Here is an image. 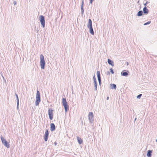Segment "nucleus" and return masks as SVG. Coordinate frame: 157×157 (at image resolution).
I'll list each match as a JSON object with an SVG mask.
<instances>
[{
	"label": "nucleus",
	"instance_id": "nucleus-1",
	"mask_svg": "<svg viewBox=\"0 0 157 157\" xmlns=\"http://www.w3.org/2000/svg\"><path fill=\"white\" fill-rule=\"evenodd\" d=\"M40 101V94L38 90L37 91L36 95V100L35 105L36 106L38 105Z\"/></svg>",
	"mask_w": 157,
	"mask_h": 157
},
{
	"label": "nucleus",
	"instance_id": "nucleus-2",
	"mask_svg": "<svg viewBox=\"0 0 157 157\" xmlns=\"http://www.w3.org/2000/svg\"><path fill=\"white\" fill-rule=\"evenodd\" d=\"M45 63L44 56L41 54L40 55V65L41 68L43 69L44 68Z\"/></svg>",
	"mask_w": 157,
	"mask_h": 157
},
{
	"label": "nucleus",
	"instance_id": "nucleus-3",
	"mask_svg": "<svg viewBox=\"0 0 157 157\" xmlns=\"http://www.w3.org/2000/svg\"><path fill=\"white\" fill-rule=\"evenodd\" d=\"M87 27L89 29L90 33L93 35H94V32L92 28V22L90 19H89Z\"/></svg>",
	"mask_w": 157,
	"mask_h": 157
},
{
	"label": "nucleus",
	"instance_id": "nucleus-4",
	"mask_svg": "<svg viewBox=\"0 0 157 157\" xmlns=\"http://www.w3.org/2000/svg\"><path fill=\"white\" fill-rule=\"evenodd\" d=\"M62 102L65 108V112H66L69 109V106L68 105L65 98H63L62 99Z\"/></svg>",
	"mask_w": 157,
	"mask_h": 157
},
{
	"label": "nucleus",
	"instance_id": "nucleus-5",
	"mask_svg": "<svg viewBox=\"0 0 157 157\" xmlns=\"http://www.w3.org/2000/svg\"><path fill=\"white\" fill-rule=\"evenodd\" d=\"M89 119L90 122L92 123L94 121V114L93 113L90 112L88 114Z\"/></svg>",
	"mask_w": 157,
	"mask_h": 157
},
{
	"label": "nucleus",
	"instance_id": "nucleus-6",
	"mask_svg": "<svg viewBox=\"0 0 157 157\" xmlns=\"http://www.w3.org/2000/svg\"><path fill=\"white\" fill-rule=\"evenodd\" d=\"M40 23L42 25L43 27L44 28L45 27V21L44 20V17L43 15L40 16Z\"/></svg>",
	"mask_w": 157,
	"mask_h": 157
},
{
	"label": "nucleus",
	"instance_id": "nucleus-7",
	"mask_svg": "<svg viewBox=\"0 0 157 157\" xmlns=\"http://www.w3.org/2000/svg\"><path fill=\"white\" fill-rule=\"evenodd\" d=\"M48 113L50 119L52 120L53 118V110L49 109L48 111Z\"/></svg>",
	"mask_w": 157,
	"mask_h": 157
},
{
	"label": "nucleus",
	"instance_id": "nucleus-8",
	"mask_svg": "<svg viewBox=\"0 0 157 157\" xmlns=\"http://www.w3.org/2000/svg\"><path fill=\"white\" fill-rule=\"evenodd\" d=\"M48 134L49 133L48 130V129H47L45 132V134L44 136V139L45 141H47L48 140Z\"/></svg>",
	"mask_w": 157,
	"mask_h": 157
},
{
	"label": "nucleus",
	"instance_id": "nucleus-9",
	"mask_svg": "<svg viewBox=\"0 0 157 157\" xmlns=\"http://www.w3.org/2000/svg\"><path fill=\"white\" fill-rule=\"evenodd\" d=\"M97 75L98 78V79L99 82V83L100 84L101 83V78L100 77V72L99 71H97Z\"/></svg>",
	"mask_w": 157,
	"mask_h": 157
},
{
	"label": "nucleus",
	"instance_id": "nucleus-10",
	"mask_svg": "<svg viewBox=\"0 0 157 157\" xmlns=\"http://www.w3.org/2000/svg\"><path fill=\"white\" fill-rule=\"evenodd\" d=\"M51 131H53L56 129L55 125L53 123H51Z\"/></svg>",
	"mask_w": 157,
	"mask_h": 157
},
{
	"label": "nucleus",
	"instance_id": "nucleus-11",
	"mask_svg": "<svg viewBox=\"0 0 157 157\" xmlns=\"http://www.w3.org/2000/svg\"><path fill=\"white\" fill-rule=\"evenodd\" d=\"M108 62L109 64L111 65L112 66H114L113 62L112 60L108 59Z\"/></svg>",
	"mask_w": 157,
	"mask_h": 157
},
{
	"label": "nucleus",
	"instance_id": "nucleus-12",
	"mask_svg": "<svg viewBox=\"0 0 157 157\" xmlns=\"http://www.w3.org/2000/svg\"><path fill=\"white\" fill-rule=\"evenodd\" d=\"M77 140L79 144H81L82 143L83 140L80 138L78 137Z\"/></svg>",
	"mask_w": 157,
	"mask_h": 157
},
{
	"label": "nucleus",
	"instance_id": "nucleus-13",
	"mask_svg": "<svg viewBox=\"0 0 157 157\" xmlns=\"http://www.w3.org/2000/svg\"><path fill=\"white\" fill-rule=\"evenodd\" d=\"M152 153V151L151 150H148L147 153V157H151V153Z\"/></svg>",
	"mask_w": 157,
	"mask_h": 157
},
{
	"label": "nucleus",
	"instance_id": "nucleus-14",
	"mask_svg": "<svg viewBox=\"0 0 157 157\" xmlns=\"http://www.w3.org/2000/svg\"><path fill=\"white\" fill-rule=\"evenodd\" d=\"M143 12L144 13H148V10L147 9L146 6L143 9Z\"/></svg>",
	"mask_w": 157,
	"mask_h": 157
},
{
	"label": "nucleus",
	"instance_id": "nucleus-15",
	"mask_svg": "<svg viewBox=\"0 0 157 157\" xmlns=\"http://www.w3.org/2000/svg\"><path fill=\"white\" fill-rule=\"evenodd\" d=\"M4 145L7 147V148L10 147V144L7 141L5 143L3 144Z\"/></svg>",
	"mask_w": 157,
	"mask_h": 157
},
{
	"label": "nucleus",
	"instance_id": "nucleus-16",
	"mask_svg": "<svg viewBox=\"0 0 157 157\" xmlns=\"http://www.w3.org/2000/svg\"><path fill=\"white\" fill-rule=\"evenodd\" d=\"M111 88L112 89H116V86L115 84H113L111 85Z\"/></svg>",
	"mask_w": 157,
	"mask_h": 157
},
{
	"label": "nucleus",
	"instance_id": "nucleus-17",
	"mask_svg": "<svg viewBox=\"0 0 157 157\" xmlns=\"http://www.w3.org/2000/svg\"><path fill=\"white\" fill-rule=\"evenodd\" d=\"M121 75L124 76H127L128 75V73L127 72H122L121 73Z\"/></svg>",
	"mask_w": 157,
	"mask_h": 157
},
{
	"label": "nucleus",
	"instance_id": "nucleus-18",
	"mask_svg": "<svg viewBox=\"0 0 157 157\" xmlns=\"http://www.w3.org/2000/svg\"><path fill=\"white\" fill-rule=\"evenodd\" d=\"M1 139L2 142L3 144L5 143L6 142H7V141L4 139V138L3 137H1Z\"/></svg>",
	"mask_w": 157,
	"mask_h": 157
},
{
	"label": "nucleus",
	"instance_id": "nucleus-19",
	"mask_svg": "<svg viewBox=\"0 0 157 157\" xmlns=\"http://www.w3.org/2000/svg\"><path fill=\"white\" fill-rule=\"evenodd\" d=\"M142 14H143V12L142 11H139L138 13V14H137V15L138 16H141L142 15Z\"/></svg>",
	"mask_w": 157,
	"mask_h": 157
},
{
	"label": "nucleus",
	"instance_id": "nucleus-20",
	"mask_svg": "<svg viewBox=\"0 0 157 157\" xmlns=\"http://www.w3.org/2000/svg\"><path fill=\"white\" fill-rule=\"evenodd\" d=\"M94 83L96 89L97 88V82L96 81V78H95V79H94Z\"/></svg>",
	"mask_w": 157,
	"mask_h": 157
},
{
	"label": "nucleus",
	"instance_id": "nucleus-21",
	"mask_svg": "<svg viewBox=\"0 0 157 157\" xmlns=\"http://www.w3.org/2000/svg\"><path fill=\"white\" fill-rule=\"evenodd\" d=\"M84 5V0H82V3L81 5V9L82 10H83V7Z\"/></svg>",
	"mask_w": 157,
	"mask_h": 157
},
{
	"label": "nucleus",
	"instance_id": "nucleus-22",
	"mask_svg": "<svg viewBox=\"0 0 157 157\" xmlns=\"http://www.w3.org/2000/svg\"><path fill=\"white\" fill-rule=\"evenodd\" d=\"M150 23H151V21H148L147 22L144 23V25H146L148 24H150Z\"/></svg>",
	"mask_w": 157,
	"mask_h": 157
},
{
	"label": "nucleus",
	"instance_id": "nucleus-23",
	"mask_svg": "<svg viewBox=\"0 0 157 157\" xmlns=\"http://www.w3.org/2000/svg\"><path fill=\"white\" fill-rule=\"evenodd\" d=\"M110 72L111 73H112V74L114 73V72H113V70L112 68L110 69Z\"/></svg>",
	"mask_w": 157,
	"mask_h": 157
},
{
	"label": "nucleus",
	"instance_id": "nucleus-24",
	"mask_svg": "<svg viewBox=\"0 0 157 157\" xmlns=\"http://www.w3.org/2000/svg\"><path fill=\"white\" fill-rule=\"evenodd\" d=\"M15 95H16V97L17 98V101H18L17 104H18V97L17 95V94H16Z\"/></svg>",
	"mask_w": 157,
	"mask_h": 157
},
{
	"label": "nucleus",
	"instance_id": "nucleus-25",
	"mask_svg": "<svg viewBox=\"0 0 157 157\" xmlns=\"http://www.w3.org/2000/svg\"><path fill=\"white\" fill-rule=\"evenodd\" d=\"M141 95H142L141 94H140L137 96V98H140L141 97Z\"/></svg>",
	"mask_w": 157,
	"mask_h": 157
},
{
	"label": "nucleus",
	"instance_id": "nucleus-26",
	"mask_svg": "<svg viewBox=\"0 0 157 157\" xmlns=\"http://www.w3.org/2000/svg\"><path fill=\"white\" fill-rule=\"evenodd\" d=\"M94 0H90V3L92 4Z\"/></svg>",
	"mask_w": 157,
	"mask_h": 157
},
{
	"label": "nucleus",
	"instance_id": "nucleus-27",
	"mask_svg": "<svg viewBox=\"0 0 157 157\" xmlns=\"http://www.w3.org/2000/svg\"><path fill=\"white\" fill-rule=\"evenodd\" d=\"M148 2H146V3L145 4H144V5L145 6H146V5L147 4Z\"/></svg>",
	"mask_w": 157,
	"mask_h": 157
},
{
	"label": "nucleus",
	"instance_id": "nucleus-28",
	"mask_svg": "<svg viewBox=\"0 0 157 157\" xmlns=\"http://www.w3.org/2000/svg\"><path fill=\"white\" fill-rule=\"evenodd\" d=\"M109 99V97H108L107 98V100H108Z\"/></svg>",
	"mask_w": 157,
	"mask_h": 157
},
{
	"label": "nucleus",
	"instance_id": "nucleus-29",
	"mask_svg": "<svg viewBox=\"0 0 157 157\" xmlns=\"http://www.w3.org/2000/svg\"><path fill=\"white\" fill-rule=\"evenodd\" d=\"M93 78H94V79L95 78V76H94L93 77Z\"/></svg>",
	"mask_w": 157,
	"mask_h": 157
},
{
	"label": "nucleus",
	"instance_id": "nucleus-30",
	"mask_svg": "<svg viewBox=\"0 0 157 157\" xmlns=\"http://www.w3.org/2000/svg\"><path fill=\"white\" fill-rule=\"evenodd\" d=\"M55 145H56V143H55Z\"/></svg>",
	"mask_w": 157,
	"mask_h": 157
},
{
	"label": "nucleus",
	"instance_id": "nucleus-31",
	"mask_svg": "<svg viewBox=\"0 0 157 157\" xmlns=\"http://www.w3.org/2000/svg\"><path fill=\"white\" fill-rule=\"evenodd\" d=\"M156 141H157V140H156Z\"/></svg>",
	"mask_w": 157,
	"mask_h": 157
}]
</instances>
